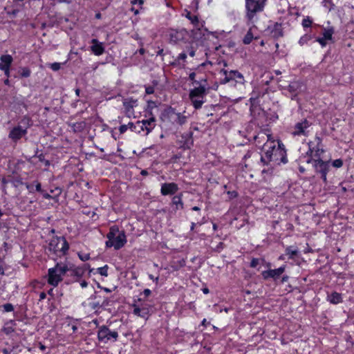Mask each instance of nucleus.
I'll return each mask as SVG.
<instances>
[{
	"mask_svg": "<svg viewBox=\"0 0 354 354\" xmlns=\"http://www.w3.org/2000/svg\"><path fill=\"white\" fill-rule=\"evenodd\" d=\"M261 151L260 161L263 166H268L267 169H262L263 178L271 176L273 173V167H269L270 162L274 165H281L288 162L287 151L281 140H267Z\"/></svg>",
	"mask_w": 354,
	"mask_h": 354,
	"instance_id": "obj_1",
	"label": "nucleus"
},
{
	"mask_svg": "<svg viewBox=\"0 0 354 354\" xmlns=\"http://www.w3.org/2000/svg\"><path fill=\"white\" fill-rule=\"evenodd\" d=\"M70 245L64 236H53L48 243L46 250L48 255H53L51 258L56 260L68 254Z\"/></svg>",
	"mask_w": 354,
	"mask_h": 354,
	"instance_id": "obj_2",
	"label": "nucleus"
},
{
	"mask_svg": "<svg viewBox=\"0 0 354 354\" xmlns=\"http://www.w3.org/2000/svg\"><path fill=\"white\" fill-rule=\"evenodd\" d=\"M106 238L108 240L105 243L106 247H113L117 250L123 248L127 242L125 231H120L117 225L110 227Z\"/></svg>",
	"mask_w": 354,
	"mask_h": 354,
	"instance_id": "obj_3",
	"label": "nucleus"
},
{
	"mask_svg": "<svg viewBox=\"0 0 354 354\" xmlns=\"http://www.w3.org/2000/svg\"><path fill=\"white\" fill-rule=\"evenodd\" d=\"M67 263L57 262L54 267L48 270L47 282L49 285L56 287L67 274Z\"/></svg>",
	"mask_w": 354,
	"mask_h": 354,
	"instance_id": "obj_4",
	"label": "nucleus"
},
{
	"mask_svg": "<svg viewBox=\"0 0 354 354\" xmlns=\"http://www.w3.org/2000/svg\"><path fill=\"white\" fill-rule=\"evenodd\" d=\"M220 74L219 82L221 84H230L236 86V84L243 85L245 82L243 75L237 70L221 69Z\"/></svg>",
	"mask_w": 354,
	"mask_h": 354,
	"instance_id": "obj_5",
	"label": "nucleus"
},
{
	"mask_svg": "<svg viewBox=\"0 0 354 354\" xmlns=\"http://www.w3.org/2000/svg\"><path fill=\"white\" fill-rule=\"evenodd\" d=\"M307 163H311L315 173L319 175L324 183L327 182V175L330 171V160H324L320 158H308Z\"/></svg>",
	"mask_w": 354,
	"mask_h": 354,
	"instance_id": "obj_6",
	"label": "nucleus"
},
{
	"mask_svg": "<svg viewBox=\"0 0 354 354\" xmlns=\"http://www.w3.org/2000/svg\"><path fill=\"white\" fill-rule=\"evenodd\" d=\"M308 149L306 152L309 158H320L326 150L324 148L323 139L318 133H316L313 140L308 142Z\"/></svg>",
	"mask_w": 354,
	"mask_h": 354,
	"instance_id": "obj_7",
	"label": "nucleus"
},
{
	"mask_svg": "<svg viewBox=\"0 0 354 354\" xmlns=\"http://www.w3.org/2000/svg\"><path fill=\"white\" fill-rule=\"evenodd\" d=\"M207 86H196L190 90L189 99L195 109H199L205 102L204 98L206 95Z\"/></svg>",
	"mask_w": 354,
	"mask_h": 354,
	"instance_id": "obj_8",
	"label": "nucleus"
},
{
	"mask_svg": "<svg viewBox=\"0 0 354 354\" xmlns=\"http://www.w3.org/2000/svg\"><path fill=\"white\" fill-rule=\"evenodd\" d=\"M267 0H245L246 17L252 21L257 13L262 12Z\"/></svg>",
	"mask_w": 354,
	"mask_h": 354,
	"instance_id": "obj_9",
	"label": "nucleus"
},
{
	"mask_svg": "<svg viewBox=\"0 0 354 354\" xmlns=\"http://www.w3.org/2000/svg\"><path fill=\"white\" fill-rule=\"evenodd\" d=\"M118 338V333L116 330H111L109 326L106 325L100 326L97 330V339L99 342L102 343H108L109 342H116Z\"/></svg>",
	"mask_w": 354,
	"mask_h": 354,
	"instance_id": "obj_10",
	"label": "nucleus"
},
{
	"mask_svg": "<svg viewBox=\"0 0 354 354\" xmlns=\"http://www.w3.org/2000/svg\"><path fill=\"white\" fill-rule=\"evenodd\" d=\"M312 123L307 119H303L300 122H297L294 127L291 134L294 136H308V128L311 126Z\"/></svg>",
	"mask_w": 354,
	"mask_h": 354,
	"instance_id": "obj_11",
	"label": "nucleus"
},
{
	"mask_svg": "<svg viewBox=\"0 0 354 354\" xmlns=\"http://www.w3.org/2000/svg\"><path fill=\"white\" fill-rule=\"evenodd\" d=\"M67 268L68 270L66 276L70 277L71 279L67 281L66 283L78 282L83 277V269L80 268L79 266H75L73 263H67Z\"/></svg>",
	"mask_w": 354,
	"mask_h": 354,
	"instance_id": "obj_12",
	"label": "nucleus"
},
{
	"mask_svg": "<svg viewBox=\"0 0 354 354\" xmlns=\"http://www.w3.org/2000/svg\"><path fill=\"white\" fill-rule=\"evenodd\" d=\"M189 80L192 82L193 85L196 86H207V75L201 71V68H197L194 71L189 74Z\"/></svg>",
	"mask_w": 354,
	"mask_h": 354,
	"instance_id": "obj_13",
	"label": "nucleus"
},
{
	"mask_svg": "<svg viewBox=\"0 0 354 354\" xmlns=\"http://www.w3.org/2000/svg\"><path fill=\"white\" fill-rule=\"evenodd\" d=\"M286 265L283 264L279 268L276 269H268L261 272V274L265 281L272 279L274 281H277L280 279V277L285 272Z\"/></svg>",
	"mask_w": 354,
	"mask_h": 354,
	"instance_id": "obj_14",
	"label": "nucleus"
},
{
	"mask_svg": "<svg viewBox=\"0 0 354 354\" xmlns=\"http://www.w3.org/2000/svg\"><path fill=\"white\" fill-rule=\"evenodd\" d=\"M179 148L185 149H190L194 145L193 132L188 131L182 133L177 141Z\"/></svg>",
	"mask_w": 354,
	"mask_h": 354,
	"instance_id": "obj_15",
	"label": "nucleus"
},
{
	"mask_svg": "<svg viewBox=\"0 0 354 354\" xmlns=\"http://www.w3.org/2000/svg\"><path fill=\"white\" fill-rule=\"evenodd\" d=\"M24 184L30 193H35L37 192L42 195V196L46 199L51 198L50 194L41 188V185L38 180H34Z\"/></svg>",
	"mask_w": 354,
	"mask_h": 354,
	"instance_id": "obj_16",
	"label": "nucleus"
},
{
	"mask_svg": "<svg viewBox=\"0 0 354 354\" xmlns=\"http://www.w3.org/2000/svg\"><path fill=\"white\" fill-rule=\"evenodd\" d=\"M140 132L145 131L146 135L150 133L156 126V117L147 118V119H144L140 120Z\"/></svg>",
	"mask_w": 354,
	"mask_h": 354,
	"instance_id": "obj_17",
	"label": "nucleus"
},
{
	"mask_svg": "<svg viewBox=\"0 0 354 354\" xmlns=\"http://www.w3.org/2000/svg\"><path fill=\"white\" fill-rule=\"evenodd\" d=\"M267 31L274 39L283 37V28L281 23L275 22L268 26Z\"/></svg>",
	"mask_w": 354,
	"mask_h": 354,
	"instance_id": "obj_18",
	"label": "nucleus"
},
{
	"mask_svg": "<svg viewBox=\"0 0 354 354\" xmlns=\"http://www.w3.org/2000/svg\"><path fill=\"white\" fill-rule=\"evenodd\" d=\"M12 62V57L10 55H3L0 57V70L5 73L7 77H10V68Z\"/></svg>",
	"mask_w": 354,
	"mask_h": 354,
	"instance_id": "obj_19",
	"label": "nucleus"
},
{
	"mask_svg": "<svg viewBox=\"0 0 354 354\" xmlns=\"http://www.w3.org/2000/svg\"><path fill=\"white\" fill-rule=\"evenodd\" d=\"M178 189V185L175 183H165L161 185L160 193L162 196L174 195Z\"/></svg>",
	"mask_w": 354,
	"mask_h": 354,
	"instance_id": "obj_20",
	"label": "nucleus"
},
{
	"mask_svg": "<svg viewBox=\"0 0 354 354\" xmlns=\"http://www.w3.org/2000/svg\"><path fill=\"white\" fill-rule=\"evenodd\" d=\"M187 32L185 29L172 30L170 33V41L174 44L183 41L186 39Z\"/></svg>",
	"mask_w": 354,
	"mask_h": 354,
	"instance_id": "obj_21",
	"label": "nucleus"
},
{
	"mask_svg": "<svg viewBox=\"0 0 354 354\" xmlns=\"http://www.w3.org/2000/svg\"><path fill=\"white\" fill-rule=\"evenodd\" d=\"M91 43L92 44L91 50L95 55L100 56L104 54L105 48L102 42L99 41L97 39H92Z\"/></svg>",
	"mask_w": 354,
	"mask_h": 354,
	"instance_id": "obj_22",
	"label": "nucleus"
},
{
	"mask_svg": "<svg viewBox=\"0 0 354 354\" xmlns=\"http://www.w3.org/2000/svg\"><path fill=\"white\" fill-rule=\"evenodd\" d=\"M184 13L185 17L190 21L194 28L200 29L201 27L203 26L204 21L201 22L198 15H192V12L187 10H185Z\"/></svg>",
	"mask_w": 354,
	"mask_h": 354,
	"instance_id": "obj_23",
	"label": "nucleus"
},
{
	"mask_svg": "<svg viewBox=\"0 0 354 354\" xmlns=\"http://www.w3.org/2000/svg\"><path fill=\"white\" fill-rule=\"evenodd\" d=\"M187 53L185 52L180 53L170 64L174 67L184 68L187 62Z\"/></svg>",
	"mask_w": 354,
	"mask_h": 354,
	"instance_id": "obj_24",
	"label": "nucleus"
},
{
	"mask_svg": "<svg viewBox=\"0 0 354 354\" xmlns=\"http://www.w3.org/2000/svg\"><path fill=\"white\" fill-rule=\"evenodd\" d=\"M326 300L331 304L337 305L343 302L342 295L336 291L327 292Z\"/></svg>",
	"mask_w": 354,
	"mask_h": 354,
	"instance_id": "obj_25",
	"label": "nucleus"
},
{
	"mask_svg": "<svg viewBox=\"0 0 354 354\" xmlns=\"http://www.w3.org/2000/svg\"><path fill=\"white\" fill-rule=\"evenodd\" d=\"M176 113L177 112L176 111V109L174 108L169 106L164 110L162 115L166 120H167L171 124H175V122H176V120H175Z\"/></svg>",
	"mask_w": 354,
	"mask_h": 354,
	"instance_id": "obj_26",
	"label": "nucleus"
},
{
	"mask_svg": "<svg viewBox=\"0 0 354 354\" xmlns=\"http://www.w3.org/2000/svg\"><path fill=\"white\" fill-rule=\"evenodd\" d=\"M133 314L138 317L147 319L149 315V308L145 306L140 308L138 306L134 305Z\"/></svg>",
	"mask_w": 354,
	"mask_h": 354,
	"instance_id": "obj_27",
	"label": "nucleus"
},
{
	"mask_svg": "<svg viewBox=\"0 0 354 354\" xmlns=\"http://www.w3.org/2000/svg\"><path fill=\"white\" fill-rule=\"evenodd\" d=\"M157 102L153 100H148L146 106L144 109L145 117H155L153 110L157 108Z\"/></svg>",
	"mask_w": 354,
	"mask_h": 354,
	"instance_id": "obj_28",
	"label": "nucleus"
},
{
	"mask_svg": "<svg viewBox=\"0 0 354 354\" xmlns=\"http://www.w3.org/2000/svg\"><path fill=\"white\" fill-rule=\"evenodd\" d=\"M8 136L14 142L20 140L22 138V127L19 124L12 129Z\"/></svg>",
	"mask_w": 354,
	"mask_h": 354,
	"instance_id": "obj_29",
	"label": "nucleus"
},
{
	"mask_svg": "<svg viewBox=\"0 0 354 354\" xmlns=\"http://www.w3.org/2000/svg\"><path fill=\"white\" fill-rule=\"evenodd\" d=\"M138 105V100L132 97L125 99L123 106L127 112L133 111V108Z\"/></svg>",
	"mask_w": 354,
	"mask_h": 354,
	"instance_id": "obj_30",
	"label": "nucleus"
},
{
	"mask_svg": "<svg viewBox=\"0 0 354 354\" xmlns=\"http://www.w3.org/2000/svg\"><path fill=\"white\" fill-rule=\"evenodd\" d=\"M69 126L71 127L73 132L81 133L86 129V122L85 121H80L71 123Z\"/></svg>",
	"mask_w": 354,
	"mask_h": 354,
	"instance_id": "obj_31",
	"label": "nucleus"
},
{
	"mask_svg": "<svg viewBox=\"0 0 354 354\" xmlns=\"http://www.w3.org/2000/svg\"><path fill=\"white\" fill-rule=\"evenodd\" d=\"M183 194L176 195L172 198L171 203L173 205H176V209H183L184 204L183 202Z\"/></svg>",
	"mask_w": 354,
	"mask_h": 354,
	"instance_id": "obj_32",
	"label": "nucleus"
},
{
	"mask_svg": "<svg viewBox=\"0 0 354 354\" xmlns=\"http://www.w3.org/2000/svg\"><path fill=\"white\" fill-rule=\"evenodd\" d=\"M322 37L328 41L332 40L333 35L334 34V28L333 27H329L328 28H322Z\"/></svg>",
	"mask_w": 354,
	"mask_h": 354,
	"instance_id": "obj_33",
	"label": "nucleus"
},
{
	"mask_svg": "<svg viewBox=\"0 0 354 354\" xmlns=\"http://www.w3.org/2000/svg\"><path fill=\"white\" fill-rule=\"evenodd\" d=\"M183 158L181 152H178L170 157L168 160L169 164H180L182 162L181 159Z\"/></svg>",
	"mask_w": 354,
	"mask_h": 354,
	"instance_id": "obj_34",
	"label": "nucleus"
},
{
	"mask_svg": "<svg viewBox=\"0 0 354 354\" xmlns=\"http://www.w3.org/2000/svg\"><path fill=\"white\" fill-rule=\"evenodd\" d=\"M298 253L299 251L297 249H294L292 246H288L285 250V254L288 256L289 259H294Z\"/></svg>",
	"mask_w": 354,
	"mask_h": 354,
	"instance_id": "obj_35",
	"label": "nucleus"
},
{
	"mask_svg": "<svg viewBox=\"0 0 354 354\" xmlns=\"http://www.w3.org/2000/svg\"><path fill=\"white\" fill-rule=\"evenodd\" d=\"M108 270H109L108 265H104L102 267L95 268L93 274H99L101 276L107 277L108 276Z\"/></svg>",
	"mask_w": 354,
	"mask_h": 354,
	"instance_id": "obj_36",
	"label": "nucleus"
},
{
	"mask_svg": "<svg viewBox=\"0 0 354 354\" xmlns=\"http://www.w3.org/2000/svg\"><path fill=\"white\" fill-rule=\"evenodd\" d=\"M176 122H175V124L183 125L187 122V116L180 113H176Z\"/></svg>",
	"mask_w": 354,
	"mask_h": 354,
	"instance_id": "obj_37",
	"label": "nucleus"
},
{
	"mask_svg": "<svg viewBox=\"0 0 354 354\" xmlns=\"http://www.w3.org/2000/svg\"><path fill=\"white\" fill-rule=\"evenodd\" d=\"M140 120H138L136 123L129 122L127 124L129 129H130L131 131L136 132V133H140V129H139V128H140Z\"/></svg>",
	"mask_w": 354,
	"mask_h": 354,
	"instance_id": "obj_38",
	"label": "nucleus"
},
{
	"mask_svg": "<svg viewBox=\"0 0 354 354\" xmlns=\"http://www.w3.org/2000/svg\"><path fill=\"white\" fill-rule=\"evenodd\" d=\"M80 268L83 269V274H84L86 271H88V276L91 277L94 273L95 268H91L89 263H84L82 266H79Z\"/></svg>",
	"mask_w": 354,
	"mask_h": 354,
	"instance_id": "obj_39",
	"label": "nucleus"
},
{
	"mask_svg": "<svg viewBox=\"0 0 354 354\" xmlns=\"http://www.w3.org/2000/svg\"><path fill=\"white\" fill-rule=\"evenodd\" d=\"M254 39L253 34L251 30H249L246 35L244 36L243 42L245 44H250Z\"/></svg>",
	"mask_w": 354,
	"mask_h": 354,
	"instance_id": "obj_40",
	"label": "nucleus"
},
{
	"mask_svg": "<svg viewBox=\"0 0 354 354\" xmlns=\"http://www.w3.org/2000/svg\"><path fill=\"white\" fill-rule=\"evenodd\" d=\"M301 25L304 28H310L313 25V20L308 16L302 20Z\"/></svg>",
	"mask_w": 354,
	"mask_h": 354,
	"instance_id": "obj_41",
	"label": "nucleus"
},
{
	"mask_svg": "<svg viewBox=\"0 0 354 354\" xmlns=\"http://www.w3.org/2000/svg\"><path fill=\"white\" fill-rule=\"evenodd\" d=\"M311 39V35L308 34H305L302 37H300L299 40V44L301 46H303L306 44H307L310 40Z\"/></svg>",
	"mask_w": 354,
	"mask_h": 354,
	"instance_id": "obj_42",
	"label": "nucleus"
},
{
	"mask_svg": "<svg viewBox=\"0 0 354 354\" xmlns=\"http://www.w3.org/2000/svg\"><path fill=\"white\" fill-rule=\"evenodd\" d=\"M156 85H157V82H153V85L145 86L146 94L150 95V94L154 93L155 86Z\"/></svg>",
	"mask_w": 354,
	"mask_h": 354,
	"instance_id": "obj_43",
	"label": "nucleus"
},
{
	"mask_svg": "<svg viewBox=\"0 0 354 354\" xmlns=\"http://www.w3.org/2000/svg\"><path fill=\"white\" fill-rule=\"evenodd\" d=\"M77 257L82 261H84V262L87 261L91 259L89 253H84L82 252H78Z\"/></svg>",
	"mask_w": 354,
	"mask_h": 354,
	"instance_id": "obj_44",
	"label": "nucleus"
},
{
	"mask_svg": "<svg viewBox=\"0 0 354 354\" xmlns=\"http://www.w3.org/2000/svg\"><path fill=\"white\" fill-rule=\"evenodd\" d=\"M343 164L344 162L341 158H338L330 162V165L337 169L342 167L343 166Z\"/></svg>",
	"mask_w": 354,
	"mask_h": 354,
	"instance_id": "obj_45",
	"label": "nucleus"
},
{
	"mask_svg": "<svg viewBox=\"0 0 354 354\" xmlns=\"http://www.w3.org/2000/svg\"><path fill=\"white\" fill-rule=\"evenodd\" d=\"M260 261H263V259H258V258H252L250 263V267L252 268H255L257 267V266L259 264Z\"/></svg>",
	"mask_w": 354,
	"mask_h": 354,
	"instance_id": "obj_46",
	"label": "nucleus"
},
{
	"mask_svg": "<svg viewBox=\"0 0 354 354\" xmlns=\"http://www.w3.org/2000/svg\"><path fill=\"white\" fill-rule=\"evenodd\" d=\"M1 307L3 308V312L9 313V312H12L14 310L13 305L10 303L3 304Z\"/></svg>",
	"mask_w": 354,
	"mask_h": 354,
	"instance_id": "obj_47",
	"label": "nucleus"
},
{
	"mask_svg": "<svg viewBox=\"0 0 354 354\" xmlns=\"http://www.w3.org/2000/svg\"><path fill=\"white\" fill-rule=\"evenodd\" d=\"M50 68L53 71H57L60 69L61 68V64L59 63V62H54V63H52L50 64Z\"/></svg>",
	"mask_w": 354,
	"mask_h": 354,
	"instance_id": "obj_48",
	"label": "nucleus"
},
{
	"mask_svg": "<svg viewBox=\"0 0 354 354\" xmlns=\"http://www.w3.org/2000/svg\"><path fill=\"white\" fill-rule=\"evenodd\" d=\"M227 194L230 199H234L238 197L239 194L236 191H227Z\"/></svg>",
	"mask_w": 354,
	"mask_h": 354,
	"instance_id": "obj_49",
	"label": "nucleus"
},
{
	"mask_svg": "<svg viewBox=\"0 0 354 354\" xmlns=\"http://www.w3.org/2000/svg\"><path fill=\"white\" fill-rule=\"evenodd\" d=\"M327 39H324V37H317L316 39V41H317L322 47H324L327 44Z\"/></svg>",
	"mask_w": 354,
	"mask_h": 354,
	"instance_id": "obj_50",
	"label": "nucleus"
},
{
	"mask_svg": "<svg viewBox=\"0 0 354 354\" xmlns=\"http://www.w3.org/2000/svg\"><path fill=\"white\" fill-rule=\"evenodd\" d=\"M129 129L127 124H121L119 127V132L120 134L124 133Z\"/></svg>",
	"mask_w": 354,
	"mask_h": 354,
	"instance_id": "obj_51",
	"label": "nucleus"
},
{
	"mask_svg": "<svg viewBox=\"0 0 354 354\" xmlns=\"http://www.w3.org/2000/svg\"><path fill=\"white\" fill-rule=\"evenodd\" d=\"M12 183L15 187H18V186L22 185V178H19L17 179H15L12 181Z\"/></svg>",
	"mask_w": 354,
	"mask_h": 354,
	"instance_id": "obj_52",
	"label": "nucleus"
},
{
	"mask_svg": "<svg viewBox=\"0 0 354 354\" xmlns=\"http://www.w3.org/2000/svg\"><path fill=\"white\" fill-rule=\"evenodd\" d=\"M151 294V290L146 288L143 290V292L141 293L142 295H144L145 298L148 297Z\"/></svg>",
	"mask_w": 354,
	"mask_h": 354,
	"instance_id": "obj_53",
	"label": "nucleus"
},
{
	"mask_svg": "<svg viewBox=\"0 0 354 354\" xmlns=\"http://www.w3.org/2000/svg\"><path fill=\"white\" fill-rule=\"evenodd\" d=\"M30 75V71L28 68L24 67V77H28Z\"/></svg>",
	"mask_w": 354,
	"mask_h": 354,
	"instance_id": "obj_54",
	"label": "nucleus"
},
{
	"mask_svg": "<svg viewBox=\"0 0 354 354\" xmlns=\"http://www.w3.org/2000/svg\"><path fill=\"white\" fill-rule=\"evenodd\" d=\"M288 280H289V276H288L287 274H284V275L281 276L280 283H284L286 282H288Z\"/></svg>",
	"mask_w": 354,
	"mask_h": 354,
	"instance_id": "obj_55",
	"label": "nucleus"
},
{
	"mask_svg": "<svg viewBox=\"0 0 354 354\" xmlns=\"http://www.w3.org/2000/svg\"><path fill=\"white\" fill-rule=\"evenodd\" d=\"M149 278L152 280L153 281H154L156 284L158 283V280H159V277H154L153 274H149L148 275Z\"/></svg>",
	"mask_w": 354,
	"mask_h": 354,
	"instance_id": "obj_56",
	"label": "nucleus"
},
{
	"mask_svg": "<svg viewBox=\"0 0 354 354\" xmlns=\"http://www.w3.org/2000/svg\"><path fill=\"white\" fill-rule=\"evenodd\" d=\"M297 85L295 84H291L289 85V91L290 92H295L297 91Z\"/></svg>",
	"mask_w": 354,
	"mask_h": 354,
	"instance_id": "obj_57",
	"label": "nucleus"
},
{
	"mask_svg": "<svg viewBox=\"0 0 354 354\" xmlns=\"http://www.w3.org/2000/svg\"><path fill=\"white\" fill-rule=\"evenodd\" d=\"M201 326L204 328H207L210 324L209 322H207L206 319H203L201 322Z\"/></svg>",
	"mask_w": 354,
	"mask_h": 354,
	"instance_id": "obj_58",
	"label": "nucleus"
},
{
	"mask_svg": "<svg viewBox=\"0 0 354 354\" xmlns=\"http://www.w3.org/2000/svg\"><path fill=\"white\" fill-rule=\"evenodd\" d=\"M79 282H80V286L82 288H86L88 286V282L86 280L80 279V281Z\"/></svg>",
	"mask_w": 354,
	"mask_h": 354,
	"instance_id": "obj_59",
	"label": "nucleus"
},
{
	"mask_svg": "<svg viewBox=\"0 0 354 354\" xmlns=\"http://www.w3.org/2000/svg\"><path fill=\"white\" fill-rule=\"evenodd\" d=\"M195 53H196V50H195L193 48H192L191 49H189V50H188V55H189L190 57H194V56H195Z\"/></svg>",
	"mask_w": 354,
	"mask_h": 354,
	"instance_id": "obj_60",
	"label": "nucleus"
},
{
	"mask_svg": "<svg viewBox=\"0 0 354 354\" xmlns=\"http://www.w3.org/2000/svg\"><path fill=\"white\" fill-rule=\"evenodd\" d=\"M156 55H157L158 56H162V57L165 56V53H164V49H163V48H160V49L157 51Z\"/></svg>",
	"mask_w": 354,
	"mask_h": 354,
	"instance_id": "obj_61",
	"label": "nucleus"
},
{
	"mask_svg": "<svg viewBox=\"0 0 354 354\" xmlns=\"http://www.w3.org/2000/svg\"><path fill=\"white\" fill-rule=\"evenodd\" d=\"M46 297V294L44 292H41L39 293V300H43Z\"/></svg>",
	"mask_w": 354,
	"mask_h": 354,
	"instance_id": "obj_62",
	"label": "nucleus"
},
{
	"mask_svg": "<svg viewBox=\"0 0 354 354\" xmlns=\"http://www.w3.org/2000/svg\"><path fill=\"white\" fill-rule=\"evenodd\" d=\"M3 330L7 334L13 331V329L11 327H5Z\"/></svg>",
	"mask_w": 354,
	"mask_h": 354,
	"instance_id": "obj_63",
	"label": "nucleus"
},
{
	"mask_svg": "<svg viewBox=\"0 0 354 354\" xmlns=\"http://www.w3.org/2000/svg\"><path fill=\"white\" fill-rule=\"evenodd\" d=\"M140 174H141L142 176H148L149 172H148L146 169H142V170L140 171Z\"/></svg>",
	"mask_w": 354,
	"mask_h": 354,
	"instance_id": "obj_64",
	"label": "nucleus"
}]
</instances>
